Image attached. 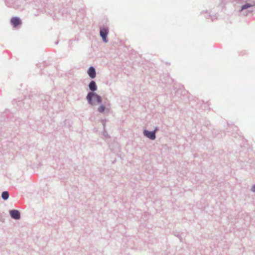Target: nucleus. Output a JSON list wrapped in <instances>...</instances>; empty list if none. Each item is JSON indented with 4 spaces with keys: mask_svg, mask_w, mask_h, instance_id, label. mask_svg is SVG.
I'll list each match as a JSON object with an SVG mask.
<instances>
[{
    "mask_svg": "<svg viewBox=\"0 0 255 255\" xmlns=\"http://www.w3.org/2000/svg\"><path fill=\"white\" fill-rule=\"evenodd\" d=\"M11 218L18 220L20 218V213L18 210H12L9 212Z\"/></svg>",
    "mask_w": 255,
    "mask_h": 255,
    "instance_id": "3",
    "label": "nucleus"
},
{
    "mask_svg": "<svg viewBox=\"0 0 255 255\" xmlns=\"http://www.w3.org/2000/svg\"><path fill=\"white\" fill-rule=\"evenodd\" d=\"M11 22L14 27L20 24V21L17 17L12 18L11 19Z\"/></svg>",
    "mask_w": 255,
    "mask_h": 255,
    "instance_id": "6",
    "label": "nucleus"
},
{
    "mask_svg": "<svg viewBox=\"0 0 255 255\" xmlns=\"http://www.w3.org/2000/svg\"><path fill=\"white\" fill-rule=\"evenodd\" d=\"M87 99L88 102L92 105H97L102 102L101 97L93 92L89 93L87 96Z\"/></svg>",
    "mask_w": 255,
    "mask_h": 255,
    "instance_id": "1",
    "label": "nucleus"
},
{
    "mask_svg": "<svg viewBox=\"0 0 255 255\" xmlns=\"http://www.w3.org/2000/svg\"><path fill=\"white\" fill-rule=\"evenodd\" d=\"M89 76L92 79L95 78L96 77V71L94 67H91L88 71Z\"/></svg>",
    "mask_w": 255,
    "mask_h": 255,
    "instance_id": "5",
    "label": "nucleus"
},
{
    "mask_svg": "<svg viewBox=\"0 0 255 255\" xmlns=\"http://www.w3.org/2000/svg\"><path fill=\"white\" fill-rule=\"evenodd\" d=\"M252 190L254 192H255V185L252 187Z\"/></svg>",
    "mask_w": 255,
    "mask_h": 255,
    "instance_id": "10",
    "label": "nucleus"
},
{
    "mask_svg": "<svg viewBox=\"0 0 255 255\" xmlns=\"http://www.w3.org/2000/svg\"><path fill=\"white\" fill-rule=\"evenodd\" d=\"M144 135L151 139H154L155 138V131H149L148 130L144 131Z\"/></svg>",
    "mask_w": 255,
    "mask_h": 255,
    "instance_id": "4",
    "label": "nucleus"
},
{
    "mask_svg": "<svg viewBox=\"0 0 255 255\" xmlns=\"http://www.w3.org/2000/svg\"><path fill=\"white\" fill-rule=\"evenodd\" d=\"M89 88L92 91H95L97 90V86L96 83L94 81H92L89 84Z\"/></svg>",
    "mask_w": 255,
    "mask_h": 255,
    "instance_id": "7",
    "label": "nucleus"
},
{
    "mask_svg": "<svg viewBox=\"0 0 255 255\" xmlns=\"http://www.w3.org/2000/svg\"><path fill=\"white\" fill-rule=\"evenodd\" d=\"M108 33V29L107 27H103L100 29V35L102 37L103 41L107 42V36Z\"/></svg>",
    "mask_w": 255,
    "mask_h": 255,
    "instance_id": "2",
    "label": "nucleus"
},
{
    "mask_svg": "<svg viewBox=\"0 0 255 255\" xmlns=\"http://www.w3.org/2000/svg\"><path fill=\"white\" fill-rule=\"evenodd\" d=\"M105 110V107L103 105H101L98 108V111L100 113H103Z\"/></svg>",
    "mask_w": 255,
    "mask_h": 255,
    "instance_id": "9",
    "label": "nucleus"
},
{
    "mask_svg": "<svg viewBox=\"0 0 255 255\" xmlns=\"http://www.w3.org/2000/svg\"><path fill=\"white\" fill-rule=\"evenodd\" d=\"M1 197L3 200H6L8 198L9 194L7 191H4L2 193Z\"/></svg>",
    "mask_w": 255,
    "mask_h": 255,
    "instance_id": "8",
    "label": "nucleus"
}]
</instances>
